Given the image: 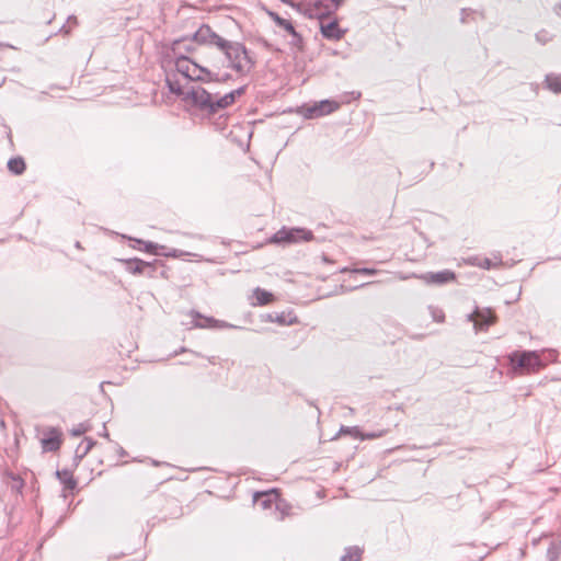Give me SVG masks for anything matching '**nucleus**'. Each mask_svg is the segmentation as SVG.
I'll return each mask as SVG.
<instances>
[{"label":"nucleus","mask_w":561,"mask_h":561,"mask_svg":"<svg viewBox=\"0 0 561 561\" xmlns=\"http://www.w3.org/2000/svg\"><path fill=\"white\" fill-rule=\"evenodd\" d=\"M252 298L254 299V301L251 302L253 306H266L273 302L274 300V296L272 293L260 287H256L253 290Z\"/></svg>","instance_id":"obj_17"},{"label":"nucleus","mask_w":561,"mask_h":561,"mask_svg":"<svg viewBox=\"0 0 561 561\" xmlns=\"http://www.w3.org/2000/svg\"><path fill=\"white\" fill-rule=\"evenodd\" d=\"M561 554V548L558 543L551 542L547 549V559L549 561H558Z\"/></svg>","instance_id":"obj_28"},{"label":"nucleus","mask_w":561,"mask_h":561,"mask_svg":"<svg viewBox=\"0 0 561 561\" xmlns=\"http://www.w3.org/2000/svg\"><path fill=\"white\" fill-rule=\"evenodd\" d=\"M536 39L540 44H547L551 41V35L547 31L542 30L536 34Z\"/></svg>","instance_id":"obj_32"},{"label":"nucleus","mask_w":561,"mask_h":561,"mask_svg":"<svg viewBox=\"0 0 561 561\" xmlns=\"http://www.w3.org/2000/svg\"><path fill=\"white\" fill-rule=\"evenodd\" d=\"M313 239L311 230L305 228H285L283 227L271 238V242L277 244H291L300 241H310Z\"/></svg>","instance_id":"obj_5"},{"label":"nucleus","mask_w":561,"mask_h":561,"mask_svg":"<svg viewBox=\"0 0 561 561\" xmlns=\"http://www.w3.org/2000/svg\"><path fill=\"white\" fill-rule=\"evenodd\" d=\"M85 431L87 428L82 424H80L78 427L71 431V434L73 436H81Z\"/></svg>","instance_id":"obj_36"},{"label":"nucleus","mask_w":561,"mask_h":561,"mask_svg":"<svg viewBox=\"0 0 561 561\" xmlns=\"http://www.w3.org/2000/svg\"><path fill=\"white\" fill-rule=\"evenodd\" d=\"M495 259H496V262H493L492 260H490L488 257L474 256V257H470L469 262L474 266H479L484 270H491L502 263L501 256H496Z\"/></svg>","instance_id":"obj_19"},{"label":"nucleus","mask_w":561,"mask_h":561,"mask_svg":"<svg viewBox=\"0 0 561 561\" xmlns=\"http://www.w3.org/2000/svg\"><path fill=\"white\" fill-rule=\"evenodd\" d=\"M95 442L91 438H85L77 448V453H81L80 457L87 455L94 446Z\"/></svg>","instance_id":"obj_30"},{"label":"nucleus","mask_w":561,"mask_h":561,"mask_svg":"<svg viewBox=\"0 0 561 561\" xmlns=\"http://www.w3.org/2000/svg\"><path fill=\"white\" fill-rule=\"evenodd\" d=\"M129 240H133L136 243L144 245V249H142L144 251H146L150 254H154V255H164V256L174 257V259H179V257H182L185 255H194L196 257H201L198 254H192L191 252H186V251L179 250V249H172L168 252H163L165 250L164 245H161V244H158V243H154L151 241H144L140 239H133V238H129Z\"/></svg>","instance_id":"obj_7"},{"label":"nucleus","mask_w":561,"mask_h":561,"mask_svg":"<svg viewBox=\"0 0 561 561\" xmlns=\"http://www.w3.org/2000/svg\"><path fill=\"white\" fill-rule=\"evenodd\" d=\"M549 491L554 492V491H559V489L558 488H550Z\"/></svg>","instance_id":"obj_44"},{"label":"nucleus","mask_w":561,"mask_h":561,"mask_svg":"<svg viewBox=\"0 0 561 561\" xmlns=\"http://www.w3.org/2000/svg\"><path fill=\"white\" fill-rule=\"evenodd\" d=\"M271 16L279 27H283L287 32H294V25L289 20H286L274 12H271Z\"/></svg>","instance_id":"obj_27"},{"label":"nucleus","mask_w":561,"mask_h":561,"mask_svg":"<svg viewBox=\"0 0 561 561\" xmlns=\"http://www.w3.org/2000/svg\"><path fill=\"white\" fill-rule=\"evenodd\" d=\"M554 11L559 14L561 12V2L554 7Z\"/></svg>","instance_id":"obj_40"},{"label":"nucleus","mask_w":561,"mask_h":561,"mask_svg":"<svg viewBox=\"0 0 561 561\" xmlns=\"http://www.w3.org/2000/svg\"><path fill=\"white\" fill-rule=\"evenodd\" d=\"M431 312H432V317H433L434 321H436V322L444 321L445 316L442 310L431 307Z\"/></svg>","instance_id":"obj_35"},{"label":"nucleus","mask_w":561,"mask_h":561,"mask_svg":"<svg viewBox=\"0 0 561 561\" xmlns=\"http://www.w3.org/2000/svg\"><path fill=\"white\" fill-rule=\"evenodd\" d=\"M171 50L174 58H176L180 55H184L183 53H191L193 48L184 39H176L172 43Z\"/></svg>","instance_id":"obj_23"},{"label":"nucleus","mask_w":561,"mask_h":561,"mask_svg":"<svg viewBox=\"0 0 561 561\" xmlns=\"http://www.w3.org/2000/svg\"><path fill=\"white\" fill-rule=\"evenodd\" d=\"M194 61L186 57L185 55H180L175 58V69L179 73H181L184 78L187 79L190 77L191 67H193Z\"/></svg>","instance_id":"obj_18"},{"label":"nucleus","mask_w":561,"mask_h":561,"mask_svg":"<svg viewBox=\"0 0 561 561\" xmlns=\"http://www.w3.org/2000/svg\"><path fill=\"white\" fill-rule=\"evenodd\" d=\"M253 505L261 506L262 510H270L275 506L277 511L284 515L289 514L287 512L290 506L282 499V493H252Z\"/></svg>","instance_id":"obj_6"},{"label":"nucleus","mask_w":561,"mask_h":561,"mask_svg":"<svg viewBox=\"0 0 561 561\" xmlns=\"http://www.w3.org/2000/svg\"><path fill=\"white\" fill-rule=\"evenodd\" d=\"M245 92V87H240L225 95L219 96L218 94H213L208 92L206 89L197 85L191 87L187 90L186 99L192 102V104L198 107L201 111H207L211 114L219 112L233 104L237 98L241 96Z\"/></svg>","instance_id":"obj_2"},{"label":"nucleus","mask_w":561,"mask_h":561,"mask_svg":"<svg viewBox=\"0 0 561 561\" xmlns=\"http://www.w3.org/2000/svg\"><path fill=\"white\" fill-rule=\"evenodd\" d=\"M539 354L545 359V366L548 363H553V362H557V359H558V351H556L553 348L542 350L539 352Z\"/></svg>","instance_id":"obj_29"},{"label":"nucleus","mask_w":561,"mask_h":561,"mask_svg":"<svg viewBox=\"0 0 561 561\" xmlns=\"http://www.w3.org/2000/svg\"><path fill=\"white\" fill-rule=\"evenodd\" d=\"M339 103L335 101L323 100L308 108L307 117L313 118L331 114L335 112L339 108Z\"/></svg>","instance_id":"obj_10"},{"label":"nucleus","mask_w":561,"mask_h":561,"mask_svg":"<svg viewBox=\"0 0 561 561\" xmlns=\"http://www.w3.org/2000/svg\"><path fill=\"white\" fill-rule=\"evenodd\" d=\"M264 491H273V492H276V491H280L278 488H270V489H265Z\"/></svg>","instance_id":"obj_41"},{"label":"nucleus","mask_w":561,"mask_h":561,"mask_svg":"<svg viewBox=\"0 0 561 561\" xmlns=\"http://www.w3.org/2000/svg\"><path fill=\"white\" fill-rule=\"evenodd\" d=\"M191 81H203V82H211L215 80L214 73L205 67L199 66L194 62L193 67H191L190 77H187Z\"/></svg>","instance_id":"obj_16"},{"label":"nucleus","mask_w":561,"mask_h":561,"mask_svg":"<svg viewBox=\"0 0 561 561\" xmlns=\"http://www.w3.org/2000/svg\"><path fill=\"white\" fill-rule=\"evenodd\" d=\"M69 20L73 21L75 23L77 22V18L76 16H70Z\"/></svg>","instance_id":"obj_43"},{"label":"nucleus","mask_w":561,"mask_h":561,"mask_svg":"<svg viewBox=\"0 0 561 561\" xmlns=\"http://www.w3.org/2000/svg\"><path fill=\"white\" fill-rule=\"evenodd\" d=\"M214 81H227L231 78V76L227 73L224 77L219 78L218 75L214 73Z\"/></svg>","instance_id":"obj_37"},{"label":"nucleus","mask_w":561,"mask_h":561,"mask_svg":"<svg viewBox=\"0 0 561 561\" xmlns=\"http://www.w3.org/2000/svg\"><path fill=\"white\" fill-rule=\"evenodd\" d=\"M545 83L547 89L554 93L561 92V75L549 73L546 76Z\"/></svg>","instance_id":"obj_22"},{"label":"nucleus","mask_w":561,"mask_h":561,"mask_svg":"<svg viewBox=\"0 0 561 561\" xmlns=\"http://www.w3.org/2000/svg\"><path fill=\"white\" fill-rule=\"evenodd\" d=\"M245 92V87H240L225 95L219 96L218 94H213L208 92L206 89L197 85L191 87L187 90L186 99L192 102V104L198 107L201 111H207L211 114L219 112L233 104L237 98L241 96Z\"/></svg>","instance_id":"obj_3"},{"label":"nucleus","mask_w":561,"mask_h":561,"mask_svg":"<svg viewBox=\"0 0 561 561\" xmlns=\"http://www.w3.org/2000/svg\"><path fill=\"white\" fill-rule=\"evenodd\" d=\"M73 495H75V493L64 492L60 494V497L62 499L64 502H67L69 500V497H72Z\"/></svg>","instance_id":"obj_39"},{"label":"nucleus","mask_w":561,"mask_h":561,"mask_svg":"<svg viewBox=\"0 0 561 561\" xmlns=\"http://www.w3.org/2000/svg\"><path fill=\"white\" fill-rule=\"evenodd\" d=\"M291 36V41H290V45L293 47H296L298 49H301L302 48V36L296 32V30L294 28V32H288Z\"/></svg>","instance_id":"obj_31"},{"label":"nucleus","mask_w":561,"mask_h":561,"mask_svg":"<svg viewBox=\"0 0 561 561\" xmlns=\"http://www.w3.org/2000/svg\"><path fill=\"white\" fill-rule=\"evenodd\" d=\"M5 482L10 491H21L24 486V481L14 473H9L5 478Z\"/></svg>","instance_id":"obj_25"},{"label":"nucleus","mask_w":561,"mask_h":561,"mask_svg":"<svg viewBox=\"0 0 561 561\" xmlns=\"http://www.w3.org/2000/svg\"><path fill=\"white\" fill-rule=\"evenodd\" d=\"M61 444V433L57 428H49L42 439V445L45 450L55 451L59 449Z\"/></svg>","instance_id":"obj_15"},{"label":"nucleus","mask_w":561,"mask_h":561,"mask_svg":"<svg viewBox=\"0 0 561 561\" xmlns=\"http://www.w3.org/2000/svg\"><path fill=\"white\" fill-rule=\"evenodd\" d=\"M340 433L341 434H351L355 437H359L362 440H365V439H375V438L382 437L388 433V430L360 433V431L357 426H353V427L342 426L340 428Z\"/></svg>","instance_id":"obj_14"},{"label":"nucleus","mask_w":561,"mask_h":561,"mask_svg":"<svg viewBox=\"0 0 561 561\" xmlns=\"http://www.w3.org/2000/svg\"><path fill=\"white\" fill-rule=\"evenodd\" d=\"M420 278H422L427 284L443 285L454 280L456 278V275L454 272L449 270H444L435 273L431 272L423 274L422 276H420Z\"/></svg>","instance_id":"obj_12"},{"label":"nucleus","mask_w":561,"mask_h":561,"mask_svg":"<svg viewBox=\"0 0 561 561\" xmlns=\"http://www.w3.org/2000/svg\"><path fill=\"white\" fill-rule=\"evenodd\" d=\"M366 284H360L358 286H355L354 288L364 287Z\"/></svg>","instance_id":"obj_45"},{"label":"nucleus","mask_w":561,"mask_h":561,"mask_svg":"<svg viewBox=\"0 0 561 561\" xmlns=\"http://www.w3.org/2000/svg\"><path fill=\"white\" fill-rule=\"evenodd\" d=\"M193 39L201 45L216 47L224 54L228 67L239 73L249 72L254 65L243 44L224 38L215 33L209 25L203 24L194 33Z\"/></svg>","instance_id":"obj_1"},{"label":"nucleus","mask_w":561,"mask_h":561,"mask_svg":"<svg viewBox=\"0 0 561 561\" xmlns=\"http://www.w3.org/2000/svg\"><path fill=\"white\" fill-rule=\"evenodd\" d=\"M320 32L322 36L330 41H340L344 34L345 30H342L339 25L336 19L330 20L328 16L320 18Z\"/></svg>","instance_id":"obj_9"},{"label":"nucleus","mask_w":561,"mask_h":561,"mask_svg":"<svg viewBox=\"0 0 561 561\" xmlns=\"http://www.w3.org/2000/svg\"><path fill=\"white\" fill-rule=\"evenodd\" d=\"M508 359L515 371L533 373L545 367V359L538 351H515Z\"/></svg>","instance_id":"obj_4"},{"label":"nucleus","mask_w":561,"mask_h":561,"mask_svg":"<svg viewBox=\"0 0 561 561\" xmlns=\"http://www.w3.org/2000/svg\"><path fill=\"white\" fill-rule=\"evenodd\" d=\"M126 270L131 274H147L152 276L153 264L140 259H130L126 261Z\"/></svg>","instance_id":"obj_13"},{"label":"nucleus","mask_w":561,"mask_h":561,"mask_svg":"<svg viewBox=\"0 0 561 561\" xmlns=\"http://www.w3.org/2000/svg\"><path fill=\"white\" fill-rule=\"evenodd\" d=\"M469 11H470V10H468V9H462V10H461V22H462V23H465V22H466V20H467V18H468V15H469Z\"/></svg>","instance_id":"obj_38"},{"label":"nucleus","mask_w":561,"mask_h":561,"mask_svg":"<svg viewBox=\"0 0 561 561\" xmlns=\"http://www.w3.org/2000/svg\"><path fill=\"white\" fill-rule=\"evenodd\" d=\"M56 476L64 484L66 490L73 491L77 486V481L73 479L72 472L69 470L56 471Z\"/></svg>","instance_id":"obj_20"},{"label":"nucleus","mask_w":561,"mask_h":561,"mask_svg":"<svg viewBox=\"0 0 561 561\" xmlns=\"http://www.w3.org/2000/svg\"><path fill=\"white\" fill-rule=\"evenodd\" d=\"M324 494H325V493L318 492V493H317V497L320 500V499H322V497H323V495H324Z\"/></svg>","instance_id":"obj_42"},{"label":"nucleus","mask_w":561,"mask_h":561,"mask_svg":"<svg viewBox=\"0 0 561 561\" xmlns=\"http://www.w3.org/2000/svg\"><path fill=\"white\" fill-rule=\"evenodd\" d=\"M362 549L358 547H350L345 550V553L341 557V561H360Z\"/></svg>","instance_id":"obj_26"},{"label":"nucleus","mask_w":561,"mask_h":561,"mask_svg":"<svg viewBox=\"0 0 561 561\" xmlns=\"http://www.w3.org/2000/svg\"><path fill=\"white\" fill-rule=\"evenodd\" d=\"M8 169L10 172H12L13 174L15 175H20L24 172L25 170V162L22 158L20 157H16V158H11L9 161H8Z\"/></svg>","instance_id":"obj_24"},{"label":"nucleus","mask_w":561,"mask_h":561,"mask_svg":"<svg viewBox=\"0 0 561 561\" xmlns=\"http://www.w3.org/2000/svg\"><path fill=\"white\" fill-rule=\"evenodd\" d=\"M192 327L194 328H232L225 321H219L214 318L203 317L196 311H192Z\"/></svg>","instance_id":"obj_11"},{"label":"nucleus","mask_w":561,"mask_h":561,"mask_svg":"<svg viewBox=\"0 0 561 561\" xmlns=\"http://www.w3.org/2000/svg\"><path fill=\"white\" fill-rule=\"evenodd\" d=\"M352 272L356 273V274L366 275V276H373V275H376V273H377L376 270L368 268V267L355 268Z\"/></svg>","instance_id":"obj_34"},{"label":"nucleus","mask_w":561,"mask_h":561,"mask_svg":"<svg viewBox=\"0 0 561 561\" xmlns=\"http://www.w3.org/2000/svg\"><path fill=\"white\" fill-rule=\"evenodd\" d=\"M496 320L494 312L489 309H480L476 308L472 313L467 316V321L473 323V328L476 332L488 330L490 325H492Z\"/></svg>","instance_id":"obj_8"},{"label":"nucleus","mask_w":561,"mask_h":561,"mask_svg":"<svg viewBox=\"0 0 561 561\" xmlns=\"http://www.w3.org/2000/svg\"><path fill=\"white\" fill-rule=\"evenodd\" d=\"M165 83L171 93H173L175 95H184V99L186 101H188L186 99L187 91L186 92L183 91L181 83L179 82V80L175 78L174 75L173 76L167 75Z\"/></svg>","instance_id":"obj_21"},{"label":"nucleus","mask_w":561,"mask_h":561,"mask_svg":"<svg viewBox=\"0 0 561 561\" xmlns=\"http://www.w3.org/2000/svg\"><path fill=\"white\" fill-rule=\"evenodd\" d=\"M268 320H270L271 322H277V323H279V324L291 323V321L287 322L286 317H285V314H284V313H279V314H278V313H276V316H275V317H273L272 314H270V316H268Z\"/></svg>","instance_id":"obj_33"}]
</instances>
